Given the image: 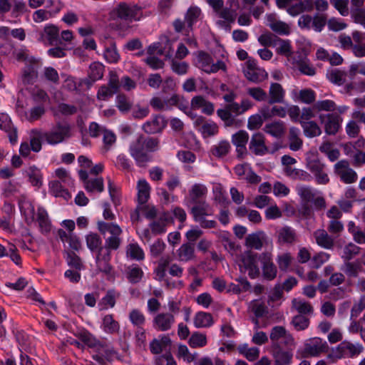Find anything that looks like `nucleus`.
I'll return each mask as SVG.
<instances>
[{"mask_svg":"<svg viewBox=\"0 0 365 365\" xmlns=\"http://www.w3.org/2000/svg\"><path fill=\"white\" fill-rule=\"evenodd\" d=\"M159 140L155 138H145L139 135L129 145V153L137 166L144 168L152 160L150 153L158 149Z\"/></svg>","mask_w":365,"mask_h":365,"instance_id":"1","label":"nucleus"},{"mask_svg":"<svg viewBox=\"0 0 365 365\" xmlns=\"http://www.w3.org/2000/svg\"><path fill=\"white\" fill-rule=\"evenodd\" d=\"M71 128L69 124L58 122L49 130L41 132L40 138L48 144L55 145L68 139L71 135Z\"/></svg>","mask_w":365,"mask_h":365,"instance_id":"2","label":"nucleus"},{"mask_svg":"<svg viewBox=\"0 0 365 365\" xmlns=\"http://www.w3.org/2000/svg\"><path fill=\"white\" fill-rule=\"evenodd\" d=\"M114 12L119 19L128 22L140 21L143 17V9L140 6L125 2H120Z\"/></svg>","mask_w":365,"mask_h":365,"instance_id":"3","label":"nucleus"},{"mask_svg":"<svg viewBox=\"0 0 365 365\" xmlns=\"http://www.w3.org/2000/svg\"><path fill=\"white\" fill-rule=\"evenodd\" d=\"M329 346L327 341L319 337H314L305 342L304 349L301 351V356L304 358L316 357L322 353L327 352Z\"/></svg>","mask_w":365,"mask_h":365,"instance_id":"4","label":"nucleus"},{"mask_svg":"<svg viewBox=\"0 0 365 365\" xmlns=\"http://www.w3.org/2000/svg\"><path fill=\"white\" fill-rule=\"evenodd\" d=\"M334 173L345 184L354 183L358 179L357 173L349 167V163L346 160L338 161L334 165Z\"/></svg>","mask_w":365,"mask_h":365,"instance_id":"5","label":"nucleus"},{"mask_svg":"<svg viewBox=\"0 0 365 365\" xmlns=\"http://www.w3.org/2000/svg\"><path fill=\"white\" fill-rule=\"evenodd\" d=\"M244 74L248 81L255 83L262 82L267 77V73L257 66V61L255 59L247 61Z\"/></svg>","mask_w":365,"mask_h":365,"instance_id":"6","label":"nucleus"},{"mask_svg":"<svg viewBox=\"0 0 365 365\" xmlns=\"http://www.w3.org/2000/svg\"><path fill=\"white\" fill-rule=\"evenodd\" d=\"M363 350L364 347L360 343L353 344L345 340L338 345L336 356L338 358H354L359 356Z\"/></svg>","mask_w":365,"mask_h":365,"instance_id":"7","label":"nucleus"},{"mask_svg":"<svg viewBox=\"0 0 365 365\" xmlns=\"http://www.w3.org/2000/svg\"><path fill=\"white\" fill-rule=\"evenodd\" d=\"M319 121L324 124V131L327 135H335L341 127L342 118L337 113L320 114Z\"/></svg>","mask_w":365,"mask_h":365,"instance_id":"8","label":"nucleus"},{"mask_svg":"<svg viewBox=\"0 0 365 365\" xmlns=\"http://www.w3.org/2000/svg\"><path fill=\"white\" fill-rule=\"evenodd\" d=\"M261 255L251 251L245 252L242 257V263L244 268L248 271V275L252 279H255L259 275L258 262L260 261Z\"/></svg>","mask_w":365,"mask_h":365,"instance_id":"9","label":"nucleus"},{"mask_svg":"<svg viewBox=\"0 0 365 365\" xmlns=\"http://www.w3.org/2000/svg\"><path fill=\"white\" fill-rule=\"evenodd\" d=\"M307 167L314 175L318 184L325 185L329 182L328 175L324 171V165L318 158L307 159Z\"/></svg>","mask_w":365,"mask_h":365,"instance_id":"10","label":"nucleus"},{"mask_svg":"<svg viewBox=\"0 0 365 365\" xmlns=\"http://www.w3.org/2000/svg\"><path fill=\"white\" fill-rule=\"evenodd\" d=\"M270 340L272 345H280L279 340L283 339V344L286 346H291L294 345V339L292 335L287 332L285 327L282 326H275L272 327L269 334Z\"/></svg>","mask_w":365,"mask_h":365,"instance_id":"11","label":"nucleus"},{"mask_svg":"<svg viewBox=\"0 0 365 365\" xmlns=\"http://www.w3.org/2000/svg\"><path fill=\"white\" fill-rule=\"evenodd\" d=\"M175 322V316L168 312L157 314L153 319V327L158 331L170 330Z\"/></svg>","mask_w":365,"mask_h":365,"instance_id":"12","label":"nucleus"},{"mask_svg":"<svg viewBox=\"0 0 365 365\" xmlns=\"http://www.w3.org/2000/svg\"><path fill=\"white\" fill-rule=\"evenodd\" d=\"M249 140V134L244 130H240L232 135V143L236 148L237 158H242L247 154L246 145Z\"/></svg>","mask_w":365,"mask_h":365,"instance_id":"13","label":"nucleus"},{"mask_svg":"<svg viewBox=\"0 0 365 365\" xmlns=\"http://www.w3.org/2000/svg\"><path fill=\"white\" fill-rule=\"evenodd\" d=\"M249 149L255 155L262 156L268 153L269 149L265 145V138L262 133H256L251 137Z\"/></svg>","mask_w":365,"mask_h":365,"instance_id":"14","label":"nucleus"},{"mask_svg":"<svg viewBox=\"0 0 365 365\" xmlns=\"http://www.w3.org/2000/svg\"><path fill=\"white\" fill-rule=\"evenodd\" d=\"M39 40L50 46L58 45L61 43L58 27L53 24L46 26L40 34Z\"/></svg>","mask_w":365,"mask_h":365,"instance_id":"15","label":"nucleus"},{"mask_svg":"<svg viewBox=\"0 0 365 365\" xmlns=\"http://www.w3.org/2000/svg\"><path fill=\"white\" fill-rule=\"evenodd\" d=\"M167 125V120L160 115H155L147 120L142 126V129L148 134L161 133Z\"/></svg>","mask_w":365,"mask_h":365,"instance_id":"16","label":"nucleus"},{"mask_svg":"<svg viewBox=\"0 0 365 365\" xmlns=\"http://www.w3.org/2000/svg\"><path fill=\"white\" fill-rule=\"evenodd\" d=\"M0 130L7 133L11 144L17 143V129L14 126L11 118L6 113H0Z\"/></svg>","mask_w":365,"mask_h":365,"instance_id":"17","label":"nucleus"},{"mask_svg":"<svg viewBox=\"0 0 365 365\" xmlns=\"http://www.w3.org/2000/svg\"><path fill=\"white\" fill-rule=\"evenodd\" d=\"M274 364L290 365L292 362L293 352L292 349H284L281 345L272 346Z\"/></svg>","mask_w":365,"mask_h":365,"instance_id":"18","label":"nucleus"},{"mask_svg":"<svg viewBox=\"0 0 365 365\" xmlns=\"http://www.w3.org/2000/svg\"><path fill=\"white\" fill-rule=\"evenodd\" d=\"M111 254L110 252L102 251L96 256L97 271L106 276L112 274L113 266L110 264Z\"/></svg>","mask_w":365,"mask_h":365,"instance_id":"19","label":"nucleus"},{"mask_svg":"<svg viewBox=\"0 0 365 365\" xmlns=\"http://www.w3.org/2000/svg\"><path fill=\"white\" fill-rule=\"evenodd\" d=\"M260 262L262 266V273L264 279L272 280L277 276V267L272 261L271 255L269 253H263L260 257Z\"/></svg>","mask_w":365,"mask_h":365,"instance_id":"20","label":"nucleus"},{"mask_svg":"<svg viewBox=\"0 0 365 365\" xmlns=\"http://www.w3.org/2000/svg\"><path fill=\"white\" fill-rule=\"evenodd\" d=\"M191 108L197 110L201 108L202 113L207 115H212L215 112V105L208 101L202 96H196L191 100Z\"/></svg>","mask_w":365,"mask_h":365,"instance_id":"21","label":"nucleus"},{"mask_svg":"<svg viewBox=\"0 0 365 365\" xmlns=\"http://www.w3.org/2000/svg\"><path fill=\"white\" fill-rule=\"evenodd\" d=\"M285 91L281 84L272 83L267 95V102L272 105L274 103H282L284 101Z\"/></svg>","mask_w":365,"mask_h":365,"instance_id":"22","label":"nucleus"},{"mask_svg":"<svg viewBox=\"0 0 365 365\" xmlns=\"http://www.w3.org/2000/svg\"><path fill=\"white\" fill-rule=\"evenodd\" d=\"M276 237L279 245L293 244L297 240V233L292 227L284 226L277 231Z\"/></svg>","mask_w":365,"mask_h":365,"instance_id":"23","label":"nucleus"},{"mask_svg":"<svg viewBox=\"0 0 365 365\" xmlns=\"http://www.w3.org/2000/svg\"><path fill=\"white\" fill-rule=\"evenodd\" d=\"M316 243L326 250H332L334 247V240L328 235L327 232L322 229H318L313 233Z\"/></svg>","mask_w":365,"mask_h":365,"instance_id":"24","label":"nucleus"},{"mask_svg":"<svg viewBox=\"0 0 365 365\" xmlns=\"http://www.w3.org/2000/svg\"><path fill=\"white\" fill-rule=\"evenodd\" d=\"M207 194V187L205 185L200 183L194 184L189 191V197L191 202L193 204L206 202L205 197Z\"/></svg>","mask_w":365,"mask_h":365,"instance_id":"25","label":"nucleus"},{"mask_svg":"<svg viewBox=\"0 0 365 365\" xmlns=\"http://www.w3.org/2000/svg\"><path fill=\"white\" fill-rule=\"evenodd\" d=\"M171 219L172 217L170 213L163 212L157 220H153L150 224L151 232L155 235L165 232L166 226Z\"/></svg>","mask_w":365,"mask_h":365,"instance_id":"26","label":"nucleus"},{"mask_svg":"<svg viewBox=\"0 0 365 365\" xmlns=\"http://www.w3.org/2000/svg\"><path fill=\"white\" fill-rule=\"evenodd\" d=\"M171 344L170 338L167 335H160L150 343V351L153 354H158Z\"/></svg>","mask_w":365,"mask_h":365,"instance_id":"27","label":"nucleus"},{"mask_svg":"<svg viewBox=\"0 0 365 365\" xmlns=\"http://www.w3.org/2000/svg\"><path fill=\"white\" fill-rule=\"evenodd\" d=\"M266 240V234L262 231L248 235L246 237V246L255 250H261L263 242Z\"/></svg>","mask_w":365,"mask_h":365,"instance_id":"28","label":"nucleus"},{"mask_svg":"<svg viewBox=\"0 0 365 365\" xmlns=\"http://www.w3.org/2000/svg\"><path fill=\"white\" fill-rule=\"evenodd\" d=\"M230 150L231 145L230 142L222 140L211 147L210 154L217 158H222L227 155Z\"/></svg>","mask_w":365,"mask_h":365,"instance_id":"29","label":"nucleus"},{"mask_svg":"<svg viewBox=\"0 0 365 365\" xmlns=\"http://www.w3.org/2000/svg\"><path fill=\"white\" fill-rule=\"evenodd\" d=\"M264 131L276 138H281L285 133L286 128L284 122L278 120L266 124Z\"/></svg>","mask_w":365,"mask_h":365,"instance_id":"30","label":"nucleus"},{"mask_svg":"<svg viewBox=\"0 0 365 365\" xmlns=\"http://www.w3.org/2000/svg\"><path fill=\"white\" fill-rule=\"evenodd\" d=\"M138 202L140 205L145 204L150 198L151 187L145 179H140L137 182Z\"/></svg>","mask_w":365,"mask_h":365,"instance_id":"31","label":"nucleus"},{"mask_svg":"<svg viewBox=\"0 0 365 365\" xmlns=\"http://www.w3.org/2000/svg\"><path fill=\"white\" fill-rule=\"evenodd\" d=\"M217 115L224 122L225 127L240 126V121L235 118L226 106L224 108L217 109Z\"/></svg>","mask_w":365,"mask_h":365,"instance_id":"32","label":"nucleus"},{"mask_svg":"<svg viewBox=\"0 0 365 365\" xmlns=\"http://www.w3.org/2000/svg\"><path fill=\"white\" fill-rule=\"evenodd\" d=\"M37 222L42 234H47L51 231V221L47 211L43 207H38L37 210Z\"/></svg>","mask_w":365,"mask_h":365,"instance_id":"33","label":"nucleus"},{"mask_svg":"<svg viewBox=\"0 0 365 365\" xmlns=\"http://www.w3.org/2000/svg\"><path fill=\"white\" fill-rule=\"evenodd\" d=\"M88 248L93 252L97 253L103 251V240L97 233L91 232L86 236Z\"/></svg>","mask_w":365,"mask_h":365,"instance_id":"34","label":"nucleus"},{"mask_svg":"<svg viewBox=\"0 0 365 365\" xmlns=\"http://www.w3.org/2000/svg\"><path fill=\"white\" fill-rule=\"evenodd\" d=\"M190 212L195 222L199 219L205 217L207 215H212V209L206 202L195 204V205L191 208Z\"/></svg>","mask_w":365,"mask_h":365,"instance_id":"35","label":"nucleus"},{"mask_svg":"<svg viewBox=\"0 0 365 365\" xmlns=\"http://www.w3.org/2000/svg\"><path fill=\"white\" fill-rule=\"evenodd\" d=\"M58 236L63 242H67L72 251H78L81 247L78 237L71 233H67L63 230H59Z\"/></svg>","mask_w":365,"mask_h":365,"instance_id":"36","label":"nucleus"},{"mask_svg":"<svg viewBox=\"0 0 365 365\" xmlns=\"http://www.w3.org/2000/svg\"><path fill=\"white\" fill-rule=\"evenodd\" d=\"M120 294L116 292L115 289H108L106 292V295L101 299L99 302V306L101 307V309H107L108 308H113L115 305L116 299L119 298Z\"/></svg>","mask_w":365,"mask_h":365,"instance_id":"37","label":"nucleus"},{"mask_svg":"<svg viewBox=\"0 0 365 365\" xmlns=\"http://www.w3.org/2000/svg\"><path fill=\"white\" fill-rule=\"evenodd\" d=\"M101 326L103 331L110 334H117L120 330V324L114 319L113 314L104 316Z\"/></svg>","mask_w":365,"mask_h":365,"instance_id":"38","label":"nucleus"},{"mask_svg":"<svg viewBox=\"0 0 365 365\" xmlns=\"http://www.w3.org/2000/svg\"><path fill=\"white\" fill-rule=\"evenodd\" d=\"M214 324L212 315L207 312H199L194 318V324L197 328H207Z\"/></svg>","mask_w":365,"mask_h":365,"instance_id":"39","label":"nucleus"},{"mask_svg":"<svg viewBox=\"0 0 365 365\" xmlns=\"http://www.w3.org/2000/svg\"><path fill=\"white\" fill-rule=\"evenodd\" d=\"M178 257L180 261L188 262L195 257V247L191 243H184L177 250Z\"/></svg>","mask_w":365,"mask_h":365,"instance_id":"40","label":"nucleus"},{"mask_svg":"<svg viewBox=\"0 0 365 365\" xmlns=\"http://www.w3.org/2000/svg\"><path fill=\"white\" fill-rule=\"evenodd\" d=\"M144 272L143 269L136 264H133L128 267L126 277L131 284L140 282L143 277Z\"/></svg>","mask_w":365,"mask_h":365,"instance_id":"41","label":"nucleus"},{"mask_svg":"<svg viewBox=\"0 0 365 365\" xmlns=\"http://www.w3.org/2000/svg\"><path fill=\"white\" fill-rule=\"evenodd\" d=\"M282 41V38L271 32L264 33L258 38L259 43L264 47H277Z\"/></svg>","mask_w":365,"mask_h":365,"instance_id":"42","label":"nucleus"},{"mask_svg":"<svg viewBox=\"0 0 365 365\" xmlns=\"http://www.w3.org/2000/svg\"><path fill=\"white\" fill-rule=\"evenodd\" d=\"M50 192L55 197H61L68 200L71 199V195L69 192L63 188L61 183L58 180H53L49 183Z\"/></svg>","mask_w":365,"mask_h":365,"instance_id":"43","label":"nucleus"},{"mask_svg":"<svg viewBox=\"0 0 365 365\" xmlns=\"http://www.w3.org/2000/svg\"><path fill=\"white\" fill-rule=\"evenodd\" d=\"M148 53L150 55L157 53L158 55H164L165 57L170 58L173 55V51H171V43L169 40H167L165 48H162L159 43L150 45L148 48Z\"/></svg>","mask_w":365,"mask_h":365,"instance_id":"44","label":"nucleus"},{"mask_svg":"<svg viewBox=\"0 0 365 365\" xmlns=\"http://www.w3.org/2000/svg\"><path fill=\"white\" fill-rule=\"evenodd\" d=\"M128 319L133 326L136 328L143 327L146 322L143 312L138 309H133L130 311Z\"/></svg>","mask_w":365,"mask_h":365,"instance_id":"45","label":"nucleus"},{"mask_svg":"<svg viewBox=\"0 0 365 365\" xmlns=\"http://www.w3.org/2000/svg\"><path fill=\"white\" fill-rule=\"evenodd\" d=\"M300 123L305 136L308 138H314L321 135V128L316 122L309 120L307 122L300 121Z\"/></svg>","mask_w":365,"mask_h":365,"instance_id":"46","label":"nucleus"},{"mask_svg":"<svg viewBox=\"0 0 365 365\" xmlns=\"http://www.w3.org/2000/svg\"><path fill=\"white\" fill-rule=\"evenodd\" d=\"M126 255L132 259L140 261L145 258L143 249L137 243H131L127 246Z\"/></svg>","mask_w":365,"mask_h":365,"instance_id":"47","label":"nucleus"},{"mask_svg":"<svg viewBox=\"0 0 365 365\" xmlns=\"http://www.w3.org/2000/svg\"><path fill=\"white\" fill-rule=\"evenodd\" d=\"M292 306L301 315L310 314L314 311L311 304L302 299H294Z\"/></svg>","mask_w":365,"mask_h":365,"instance_id":"48","label":"nucleus"},{"mask_svg":"<svg viewBox=\"0 0 365 365\" xmlns=\"http://www.w3.org/2000/svg\"><path fill=\"white\" fill-rule=\"evenodd\" d=\"M198 130L201 133L202 137L205 138L216 135L219 132V127L215 122L210 120L199 128Z\"/></svg>","mask_w":365,"mask_h":365,"instance_id":"49","label":"nucleus"},{"mask_svg":"<svg viewBox=\"0 0 365 365\" xmlns=\"http://www.w3.org/2000/svg\"><path fill=\"white\" fill-rule=\"evenodd\" d=\"M103 55L108 63H115L118 62L120 55L117 51L115 42L110 41V45L105 48Z\"/></svg>","mask_w":365,"mask_h":365,"instance_id":"50","label":"nucleus"},{"mask_svg":"<svg viewBox=\"0 0 365 365\" xmlns=\"http://www.w3.org/2000/svg\"><path fill=\"white\" fill-rule=\"evenodd\" d=\"M212 58L210 54L206 52L200 51L197 56V66L204 72L209 73Z\"/></svg>","mask_w":365,"mask_h":365,"instance_id":"51","label":"nucleus"},{"mask_svg":"<svg viewBox=\"0 0 365 365\" xmlns=\"http://www.w3.org/2000/svg\"><path fill=\"white\" fill-rule=\"evenodd\" d=\"M98 229L100 232L103 235H105L106 232H109L110 235H121L122 230L121 228L116 224L105 222H98Z\"/></svg>","mask_w":365,"mask_h":365,"instance_id":"52","label":"nucleus"},{"mask_svg":"<svg viewBox=\"0 0 365 365\" xmlns=\"http://www.w3.org/2000/svg\"><path fill=\"white\" fill-rule=\"evenodd\" d=\"M103 65L98 62H93L89 66L88 75L93 81H97L103 78Z\"/></svg>","mask_w":365,"mask_h":365,"instance_id":"53","label":"nucleus"},{"mask_svg":"<svg viewBox=\"0 0 365 365\" xmlns=\"http://www.w3.org/2000/svg\"><path fill=\"white\" fill-rule=\"evenodd\" d=\"M66 260L68 265L76 270H81L83 268V264L81 259L73 251H66Z\"/></svg>","mask_w":365,"mask_h":365,"instance_id":"54","label":"nucleus"},{"mask_svg":"<svg viewBox=\"0 0 365 365\" xmlns=\"http://www.w3.org/2000/svg\"><path fill=\"white\" fill-rule=\"evenodd\" d=\"M88 192H102L104 190V183L103 178H91L84 186Z\"/></svg>","mask_w":365,"mask_h":365,"instance_id":"55","label":"nucleus"},{"mask_svg":"<svg viewBox=\"0 0 365 365\" xmlns=\"http://www.w3.org/2000/svg\"><path fill=\"white\" fill-rule=\"evenodd\" d=\"M188 342L192 348H201L207 344V336L205 334L195 331L192 334Z\"/></svg>","mask_w":365,"mask_h":365,"instance_id":"56","label":"nucleus"},{"mask_svg":"<svg viewBox=\"0 0 365 365\" xmlns=\"http://www.w3.org/2000/svg\"><path fill=\"white\" fill-rule=\"evenodd\" d=\"M201 11L197 6H191L187 11L185 16V23L189 29H192L193 24L197 22Z\"/></svg>","mask_w":365,"mask_h":365,"instance_id":"57","label":"nucleus"},{"mask_svg":"<svg viewBox=\"0 0 365 365\" xmlns=\"http://www.w3.org/2000/svg\"><path fill=\"white\" fill-rule=\"evenodd\" d=\"M250 308L257 318H261L268 313V309L264 302L259 300L251 302Z\"/></svg>","mask_w":365,"mask_h":365,"instance_id":"58","label":"nucleus"},{"mask_svg":"<svg viewBox=\"0 0 365 365\" xmlns=\"http://www.w3.org/2000/svg\"><path fill=\"white\" fill-rule=\"evenodd\" d=\"M37 76V71L34 66L29 65L23 71L22 81L25 85H31L36 81Z\"/></svg>","mask_w":365,"mask_h":365,"instance_id":"59","label":"nucleus"},{"mask_svg":"<svg viewBox=\"0 0 365 365\" xmlns=\"http://www.w3.org/2000/svg\"><path fill=\"white\" fill-rule=\"evenodd\" d=\"M53 110L55 116L58 115L59 113L63 115H71L76 113L78 109L77 107L73 105L61 103Z\"/></svg>","mask_w":365,"mask_h":365,"instance_id":"60","label":"nucleus"},{"mask_svg":"<svg viewBox=\"0 0 365 365\" xmlns=\"http://www.w3.org/2000/svg\"><path fill=\"white\" fill-rule=\"evenodd\" d=\"M309 319L304 315L297 314L294 316L291 322L295 330L299 331L305 330L309 327Z\"/></svg>","mask_w":365,"mask_h":365,"instance_id":"61","label":"nucleus"},{"mask_svg":"<svg viewBox=\"0 0 365 365\" xmlns=\"http://www.w3.org/2000/svg\"><path fill=\"white\" fill-rule=\"evenodd\" d=\"M116 106L122 113H126L132 108V103L125 94H118L115 99Z\"/></svg>","mask_w":365,"mask_h":365,"instance_id":"62","label":"nucleus"},{"mask_svg":"<svg viewBox=\"0 0 365 365\" xmlns=\"http://www.w3.org/2000/svg\"><path fill=\"white\" fill-rule=\"evenodd\" d=\"M27 174L29 182L33 186L40 187L42 185V176L39 169L35 166H31L28 169Z\"/></svg>","mask_w":365,"mask_h":365,"instance_id":"63","label":"nucleus"},{"mask_svg":"<svg viewBox=\"0 0 365 365\" xmlns=\"http://www.w3.org/2000/svg\"><path fill=\"white\" fill-rule=\"evenodd\" d=\"M269 28L277 34L281 36H287L290 33L289 26L283 21H275L269 24Z\"/></svg>","mask_w":365,"mask_h":365,"instance_id":"64","label":"nucleus"}]
</instances>
